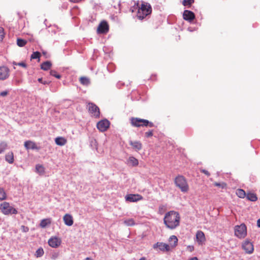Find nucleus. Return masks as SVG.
Segmentation results:
<instances>
[{
  "label": "nucleus",
  "mask_w": 260,
  "mask_h": 260,
  "mask_svg": "<svg viewBox=\"0 0 260 260\" xmlns=\"http://www.w3.org/2000/svg\"><path fill=\"white\" fill-rule=\"evenodd\" d=\"M164 221L167 228L170 229H174L179 225V214L174 211L168 212L166 214Z\"/></svg>",
  "instance_id": "obj_1"
},
{
  "label": "nucleus",
  "mask_w": 260,
  "mask_h": 260,
  "mask_svg": "<svg viewBox=\"0 0 260 260\" xmlns=\"http://www.w3.org/2000/svg\"><path fill=\"white\" fill-rule=\"evenodd\" d=\"M137 17L140 19L142 20L147 16L150 15L152 12V8L151 5L147 3H143L141 4V7H139V4L137 3L135 4L132 11L133 12L134 10L138 9Z\"/></svg>",
  "instance_id": "obj_2"
},
{
  "label": "nucleus",
  "mask_w": 260,
  "mask_h": 260,
  "mask_svg": "<svg viewBox=\"0 0 260 260\" xmlns=\"http://www.w3.org/2000/svg\"><path fill=\"white\" fill-rule=\"evenodd\" d=\"M175 184L182 192H186L189 189L188 185L185 177L182 175L177 176L174 180Z\"/></svg>",
  "instance_id": "obj_3"
},
{
  "label": "nucleus",
  "mask_w": 260,
  "mask_h": 260,
  "mask_svg": "<svg viewBox=\"0 0 260 260\" xmlns=\"http://www.w3.org/2000/svg\"><path fill=\"white\" fill-rule=\"evenodd\" d=\"M0 209L2 212L5 215L16 214L18 213L17 209L6 202L1 204Z\"/></svg>",
  "instance_id": "obj_4"
},
{
  "label": "nucleus",
  "mask_w": 260,
  "mask_h": 260,
  "mask_svg": "<svg viewBox=\"0 0 260 260\" xmlns=\"http://www.w3.org/2000/svg\"><path fill=\"white\" fill-rule=\"evenodd\" d=\"M235 235L240 239L245 237L247 235V228L245 224L242 223L240 225H236L235 227Z\"/></svg>",
  "instance_id": "obj_5"
},
{
  "label": "nucleus",
  "mask_w": 260,
  "mask_h": 260,
  "mask_svg": "<svg viewBox=\"0 0 260 260\" xmlns=\"http://www.w3.org/2000/svg\"><path fill=\"white\" fill-rule=\"evenodd\" d=\"M110 122L107 119H104L98 122L96 126L100 131L104 132L107 131Z\"/></svg>",
  "instance_id": "obj_6"
},
{
  "label": "nucleus",
  "mask_w": 260,
  "mask_h": 260,
  "mask_svg": "<svg viewBox=\"0 0 260 260\" xmlns=\"http://www.w3.org/2000/svg\"><path fill=\"white\" fill-rule=\"evenodd\" d=\"M88 110L95 117H99L100 115V109L99 107L92 103L88 104Z\"/></svg>",
  "instance_id": "obj_7"
},
{
  "label": "nucleus",
  "mask_w": 260,
  "mask_h": 260,
  "mask_svg": "<svg viewBox=\"0 0 260 260\" xmlns=\"http://www.w3.org/2000/svg\"><path fill=\"white\" fill-rule=\"evenodd\" d=\"M126 202H136L143 199V197L139 194H129L125 197Z\"/></svg>",
  "instance_id": "obj_8"
},
{
  "label": "nucleus",
  "mask_w": 260,
  "mask_h": 260,
  "mask_svg": "<svg viewBox=\"0 0 260 260\" xmlns=\"http://www.w3.org/2000/svg\"><path fill=\"white\" fill-rule=\"evenodd\" d=\"M109 30V25L107 22L105 21H103L99 24L98 29L97 32L98 34H106Z\"/></svg>",
  "instance_id": "obj_9"
},
{
  "label": "nucleus",
  "mask_w": 260,
  "mask_h": 260,
  "mask_svg": "<svg viewBox=\"0 0 260 260\" xmlns=\"http://www.w3.org/2000/svg\"><path fill=\"white\" fill-rule=\"evenodd\" d=\"M144 119H141L137 117H131L130 118L131 124L134 127H141L144 126L143 124H144Z\"/></svg>",
  "instance_id": "obj_10"
},
{
  "label": "nucleus",
  "mask_w": 260,
  "mask_h": 260,
  "mask_svg": "<svg viewBox=\"0 0 260 260\" xmlns=\"http://www.w3.org/2000/svg\"><path fill=\"white\" fill-rule=\"evenodd\" d=\"M10 70L9 68L6 66L0 67V80H4L7 79L9 76Z\"/></svg>",
  "instance_id": "obj_11"
},
{
  "label": "nucleus",
  "mask_w": 260,
  "mask_h": 260,
  "mask_svg": "<svg viewBox=\"0 0 260 260\" xmlns=\"http://www.w3.org/2000/svg\"><path fill=\"white\" fill-rule=\"evenodd\" d=\"M242 248L247 253H252L253 251V246L248 240H245L243 244Z\"/></svg>",
  "instance_id": "obj_12"
},
{
  "label": "nucleus",
  "mask_w": 260,
  "mask_h": 260,
  "mask_svg": "<svg viewBox=\"0 0 260 260\" xmlns=\"http://www.w3.org/2000/svg\"><path fill=\"white\" fill-rule=\"evenodd\" d=\"M48 243L50 246L53 248H56L60 245L61 240L58 237H54L50 238Z\"/></svg>",
  "instance_id": "obj_13"
},
{
  "label": "nucleus",
  "mask_w": 260,
  "mask_h": 260,
  "mask_svg": "<svg viewBox=\"0 0 260 260\" xmlns=\"http://www.w3.org/2000/svg\"><path fill=\"white\" fill-rule=\"evenodd\" d=\"M153 248L154 249L158 248L160 250L162 251H169L170 250L169 245L162 242H157L153 245Z\"/></svg>",
  "instance_id": "obj_14"
},
{
  "label": "nucleus",
  "mask_w": 260,
  "mask_h": 260,
  "mask_svg": "<svg viewBox=\"0 0 260 260\" xmlns=\"http://www.w3.org/2000/svg\"><path fill=\"white\" fill-rule=\"evenodd\" d=\"M183 17L185 20L191 22L194 19L195 15L192 11L186 10L183 12Z\"/></svg>",
  "instance_id": "obj_15"
},
{
  "label": "nucleus",
  "mask_w": 260,
  "mask_h": 260,
  "mask_svg": "<svg viewBox=\"0 0 260 260\" xmlns=\"http://www.w3.org/2000/svg\"><path fill=\"white\" fill-rule=\"evenodd\" d=\"M24 145L27 150L32 149L39 150L40 149V147H38L34 142L30 140L25 141Z\"/></svg>",
  "instance_id": "obj_16"
},
{
  "label": "nucleus",
  "mask_w": 260,
  "mask_h": 260,
  "mask_svg": "<svg viewBox=\"0 0 260 260\" xmlns=\"http://www.w3.org/2000/svg\"><path fill=\"white\" fill-rule=\"evenodd\" d=\"M196 239L199 245H202L206 240L204 233L201 231H198L196 233Z\"/></svg>",
  "instance_id": "obj_17"
},
{
  "label": "nucleus",
  "mask_w": 260,
  "mask_h": 260,
  "mask_svg": "<svg viewBox=\"0 0 260 260\" xmlns=\"http://www.w3.org/2000/svg\"><path fill=\"white\" fill-rule=\"evenodd\" d=\"M126 164L129 166L136 167L139 164L138 160L134 156H130L128 158L126 161Z\"/></svg>",
  "instance_id": "obj_18"
},
{
  "label": "nucleus",
  "mask_w": 260,
  "mask_h": 260,
  "mask_svg": "<svg viewBox=\"0 0 260 260\" xmlns=\"http://www.w3.org/2000/svg\"><path fill=\"white\" fill-rule=\"evenodd\" d=\"M129 145H131L134 149L136 151L140 150L142 148V143L140 141H130L129 142Z\"/></svg>",
  "instance_id": "obj_19"
},
{
  "label": "nucleus",
  "mask_w": 260,
  "mask_h": 260,
  "mask_svg": "<svg viewBox=\"0 0 260 260\" xmlns=\"http://www.w3.org/2000/svg\"><path fill=\"white\" fill-rule=\"evenodd\" d=\"M65 224L68 226H71L73 224V219L72 216L68 214H66L63 218Z\"/></svg>",
  "instance_id": "obj_20"
},
{
  "label": "nucleus",
  "mask_w": 260,
  "mask_h": 260,
  "mask_svg": "<svg viewBox=\"0 0 260 260\" xmlns=\"http://www.w3.org/2000/svg\"><path fill=\"white\" fill-rule=\"evenodd\" d=\"M52 66V63L50 61H46L41 64V69L44 71L49 70Z\"/></svg>",
  "instance_id": "obj_21"
},
{
  "label": "nucleus",
  "mask_w": 260,
  "mask_h": 260,
  "mask_svg": "<svg viewBox=\"0 0 260 260\" xmlns=\"http://www.w3.org/2000/svg\"><path fill=\"white\" fill-rule=\"evenodd\" d=\"M55 142L57 145L63 146L67 143V141L65 138L59 137L55 138Z\"/></svg>",
  "instance_id": "obj_22"
},
{
  "label": "nucleus",
  "mask_w": 260,
  "mask_h": 260,
  "mask_svg": "<svg viewBox=\"0 0 260 260\" xmlns=\"http://www.w3.org/2000/svg\"><path fill=\"white\" fill-rule=\"evenodd\" d=\"M5 159L9 164H13L14 162L13 153L11 151L7 153L5 155Z\"/></svg>",
  "instance_id": "obj_23"
},
{
  "label": "nucleus",
  "mask_w": 260,
  "mask_h": 260,
  "mask_svg": "<svg viewBox=\"0 0 260 260\" xmlns=\"http://www.w3.org/2000/svg\"><path fill=\"white\" fill-rule=\"evenodd\" d=\"M51 220L50 218H45L42 219L40 223V226L42 228H45L47 225L51 224Z\"/></svg>",
  "instance_id": "obj_24"
},
{
  "label": "nucleus",
  "mask_w": 260,
  "mask_h": 260,
  "mask_svg": "<svg viewBox=\"0 0 260 260\" xmlns=\"http://www.w3.org/2000/svg\"><path fill=\"white\" fill-rule=\"evenodd\" d=\"M169 241L170 242L171 246L174 247L177 245L178 239L176 236L172 235L170 237Z\"/></svg>",
  "instance_id": "obj_25"
},
{
  "label": "nucleus",
  "mask_w": 260,
  "mask_h": 260,
  "mask_svg": "<svg viewBox=\"0 0 260 260\" xmlns=\"http://www.w3.org/2000/svg\"><path fill=\"white\" fill-rule=\"evenodd\" d=\"M36 171L40 175H43L45 173V168L42 165L37 164L36 166Z\"/></svg>",
  "instance_id": "obj_26"
},
{
  "label": "nucleus",
  "mask_w": 260,
  "mask_h": 260,
  "mask_svg": "<svg viewBox=\"0 0 260 260\" xmlns=\"http://www.w3.org/2000/svg\"><path fill=\"white\" fill-rule=\"evenodd\" d=\"M246 197L250 201L255 202L257 200V196L255 193L248 192L246 195Z\"/></svg>",
  "instance_id": "obj_27"
},
{
  "label": "nucleus",
  "mask_w": 260,
  "mask_h": 260,
  "mask_svg": "<svg viewBox=\"0 0 260 260\" xmlns=\"http://www.w3.org/2000/svg\"><path fill=\"white\" fill-rule=\"evenodd\" d=\"M80 83L84 85H87L90 83V81L88 78L82 77L80 79Z\"/></svg>",
  "instance_id": "obj_28"
},
{
  "label": "nucleus",
  "mask_w": 260,
  "mask_h": 260,
  "mask_svg": "<svg viewBox=\"0 0 260 260\" xmlns=\"http://www.w3.org/2000/svg\"><path fill=\"white\" fill-rule=\"evenodd\" d=\"M237 195L241 198H244L246 196V193L245 191L241 189H239L236 192Z\"/></svg>",
  "instance_id": "obj_29"
},
{
  "label": "nucleus",
  "mask_w": 260,
  "mask_h": 260,
  "mask_svg": "<svg viewBox=\"0 0 260 260\" xmlns=\"http://www.w3.org/2000/svg\"><path fill=\"white\" fill-rule=\"evenodd\" d=\"M26 40L18 38L17 40V44L19 47H23L26 44Z\"/></svg>",
  "instance_id": "obj_30"
},
{
  "label": "nucleus",
  "mask_w": 260,
  "mask_h": 260,
  "mask_svg": "<svg viewBox=\"0 0 260 260\" xmlns=\"http://www.w3.org/2000/svg\"><path fill=\"white\" fill-rule=\"evenodd\" d=\"M7 144L5 142H2L0 143V154L2 153L6 149Z\"/></svg>",
  "instance_id": "obj_31"
},
{
  "label": "nucleus",
  "mask_w": 260,
  "mask_h": 260,
  "mask_svg": "<svg viewBox=\"0 0 260 260\" xmlns=\"http://www.w3.org/2000/svg\"><path fill=\"white\" fill-rule=\"evenodd\" d=\"M44 250L42 248H39L36 252L35 255L37 257H41L44 254Z\"/></svg>",
  "instance_id": "obj_32"
},
{
  "label": "nucleus",
  "mask_w": 260,
  "mask_h": 260,
  "mask_svg": "<svg viewBox=\"0 0 260 260\" xmlns=\"http://www.w3.org/2000/svg\"><path fill=\"white\" fill-rule=\"evenodd\" d=\"M7 196L6 192L2 188H0V201L4 200L6 199Z\"/></svg>",
  "instance_id": "obj_33"
},
{
  "label": "nucleus",
  "mask_w": 260,
  "mask_h": 260,
  "mask_svg": "<svg viewBox=\"0 0 260 260\" xmlns=\"http://www.w3.org/2000/svg\"><path fill=\"white\" fill-rule=\"evenodd\" d=\"M143 125L144 126H148L149 127H152L154 126V124L153 122L149 121L148 120L144 119V124H143Z\"/></svg>",
  "instance_id": "obj_34"
},
{
  "label": "nucleus",
  "mask_w": 260,
  "mask_h": 260,
  "mask_svg": "<svg viewBox=\"0 0 260 260\" xmlns=\"http://www.w3.org/2000/svg\"><path fill=\"white\" fill-rule=\"evenodd\" d=\"M124 223L128 226H133L135 224V221L133 219H128L124 221Z\"/></svg>",
  "instance_id": "obj_35"
},
{
  "label": "nucleus",
  "mask_w": 260,
  "mask_h": 260,
  "mask_svg": "<svg viewBox=\"0 0 260 260\" xmlns=\"http://www.w3.org/2000/svg\"><path fill=\"white\" fill-rule=\"evenodd\" d=\"M41 56V54L38 51L34 52L31 55V59H39Z\"/></svg>",
  "instance_id": "obj_36"
},
{
  "label": "nucleus",
  "mask_w": 260,
  "mask_h": 260,
  "mask_svg": "<svg viewBox=\"0 0 260 260\" xmlns=\"http://www.w3.org/2000/svg\"><path fill=\"white\" fill-rule=\"evenodd\" d=\"M50 74L51 76H54L57 79H60L61 78V76L55 70H51L50 71Z\"/></svg>",
  "instance_id": "obj_37"
},
{
  "label": "nucleus",
  "mask_w": 260,
  "mask_h": 260,
  "mask_svg": "<svg viewBox=\"0 0 260 260\" xmlns=\"http://www.w3.org/2000/svg\"><path fill=\"white\" fill-rule=\"evenodd\" d=\"M194 0H183L182 2V4L184 6H190L192 3H194Z\"/></svg>",
  "instance_id": "obj_38"
},
{
  "label": "nucleus",
  "mask_w": 260,
  "mask_h": 260,
  "mask_svg": "<svg viewBox=\"0 0 260 260\" xmlns=\"http://www.w3.org/2000/svg\"><path fill=\"white\" fill-rule=\"evenodd\" d=\"M214 185L215 186H217V187H220L221 188H223L226 186V184L224 182H222V183L215 182L214 183Z\"/></svg>",
  "instance_id": "obj_39"
},
{
  "label": "nucleus",
  "mask_w": 260,
  "mask_h": 260,
  "mask_svg": "<svg viewBox=\"0 0 260 260\" xmlns=\"http://www.w3.org/2000/svg\"><path fill=\"white\" fill-rule=\"evenodd\" d=\"M5 37L4 29L0 27V41H2Z\"/></svg>",
  "instance_id": "obj_40"
},
{
  "label": "nucleus",
  "mask_w": 260,
  "mask_h": 260,
  "mask_svg": "<svg viewBox=\"0 0 260 260\" xmlns=\"http://www.w3.org/2000/svg\"><path fill=\"white\" fill-rule=\"evenodd\" d=\"M153 130H150L147 132H146L145 133V137L146 138H149L153 136Z\"/></svg>",
  "instance_id": "obj_41"
},
{
  "label": "nucleus",
  "mask_w": 260,
  "mask_h": 260,
  "mask_svg": "<svg viewBox=\"0 0 260 260\" xmlns=\"http://www.w3.org/2000/svg\"><path fill=\"white\" fill-rule=\"evenodd\" d=\"M38 81L39 82L41 83H42L44 85H48L50 83V82L49 81H43V79L42 78H39L38 79Z\"/></svg>",
  "instance_id": "obj_42"
},
{
  "label": "nucleus",
  "mask_w": 260,
  "mask_h": 260,
  "mask_svg": "<svg viewBox=\"0 0 260 260\" xmlns=\"http://www.w3.org/2000/svg\"><path fill=\"white\" fill-rule=\"evenodd\" d=\"M14 64L18 65L19 66H21L23 68H26L27 66L26 64L23 62H18V63L14 62Z\"/></svg>",
  "instance_id": "obj_43"
},
{
  "label": "nucleus",
  "mask_w": 260,
  "mask_h": 260,
  "mask_svg": "<svg viewBox=\"0 0 260 260\" xmlns=\"http://www.w3.org/2000/svg\"><path fill=\"white\" fill-rule=\"evenodd\" d=\"M201 172L205 174L206 175H207V176H209L210 175V173L207 171L205 169H200Z\"/></svg>",
  "instance_id": "obj_44"
},
{
  "label": "nucleus",
  "mask_w": 260,
  "mask_h": 260,
  "mask_svg": "<svg viewBox=\"0 0 260 260\" xmlns=\"http://www.w3.org/2000/svg\"><path fill=\"white\" fill-rule=\"evenodd\" d=\"M8 92H9L8 90L3 91L0 92V96H3V97L7 95V94H8Z\"/></svg>",
  "instance_id": "obj_45"
},
{
  "label": "nucleus",
  "mask_w": 260,
  "mask_h": 260,
  "mask_svg": "<svg viewBox=\"0 0 260 260\" xmlns=\"http://www.w3.org/2000/svg\"><path fill=\"white\" fill-rule=\"evenodd\" d=\"M21 228V230L24 232L26 233V232H28V231H29V228L27 226H25L24 225H22Z\"/></svg>",
  "instance_id": "obj_46"
},
{
  "label": "nucleus",
  "mask_w": 260,
  "mask_h": 260,
  "mask_svg": "<svg viewBox=\"0 0 260 260\" xmlns=\"http://www.w3.org/2000/svg\"><path fill=\"white\" fill-rule=\"evenodd\" d=\"M188 248L189 249L190 251H192L194 250V247L192 246H188Z\"/></svg>",
  "instance_id": "obj_47"
},
{
  "label": "nucleus",
  "mask_w": 260,
  "mask_h": 260,
  "mask_svg": "<svg viewBox=\"0 0 260 260\" xmlns=\"http://www.w3.org/2000/svg\"><path fill=\"white\" fill-rule=\"evenodd\" d=\"M81 1V0H71V1L72 2H73V3H78V2H79Z\"/></svg>",
  "instance_id": "obj_48"
},
{
  "label": "nucleus",
  "mask_w": 260,
  "mask_h": 260,
  "mask_svg": "<svg viewBox=\"0 0 260 260\" xmlns=\"http://www.w3.org/2000/svg\"><path fill=\"white\" fill-rule=\"evenodd\" d=\"M257 225L258 227L260 228V219H258L257 220Z\"/></svg>",
  "instance_id": "obj_49"
},
{
  "label": "nucleus",
  "mask_w": 260,
  "mask_h": 260,
  "mask_svg": "<svg viewBox=\"0 0 260 260\" xmlns=\"http://www.w3.org/2000/svg\"><path fill=\"white\" fill-rule=\"evenodd\" d=\"M189 260H198V259L197 257H193L191 258Z\"/></svg>",
  "instance_id": "obj_50"
},
{
  "label": "nucleus",
  "mask_w": 260,
  "mask_h": 260,
  "mask_svg": "<svg viewBox=\"0 0 260 260\" xmlns=\"http://www.w3.org/2000/svg\"><path fill=\"white\" fill-rule=\"evenodd\" d=\"M139 260H146V259L144 257H142Z\"/></svg>",
  "instance_id": "obj_51"
},
{
  "label": "nucleus",
  "mask_w": 260,
  "mask_h": 260,
  "mask_svg": "<svg viewBox=\"0 0 260 260\" xmlns=\"http://www.w3.org/2000/svg\"><path fill=\"white\" fill-rule=\"evenodd\" d=\"M86 260H92L91 258H89V257H87L86 258Z\"/></svg>",
  "instance_id": "obj_52"
}]
</instances>
